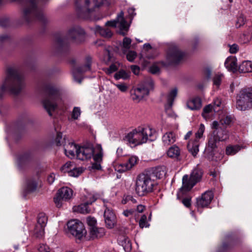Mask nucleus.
Returning a JSON list of instances; mask_svg holds the SVG:
<instances>
[{
  "mask_svg": "<svg viewBox=\"0 0 252 252\" xmlns=\"http://www.w3.org/2000/svg\"><path fill=\"white\" fill-rule=\"evenodd\" d=\"M26 87L25 79L20 74L17 67L8 66L0 83V100L5 96L6 92L18 94Z\"/></svg>",
  "mask_w": 252,
  "mask_h": 252,
  "instance_id": "f257e3e1",
  "label": "nucleus"
},
{
  "mask_svg": "<svg viewBox=\"0 0 252 252\" xmlns=\"http://www.w3.org/2000/svg\"><path fill=\"white\" fill-rule=\"evenodd\" d=\"M156 138V131L148 126H140L128 133L125 140L130 145L137 146L153 141Z\"/></svg>",
  "mask_w": 252,
  "mask_h": 252,
  "instance_id": "f03ea898",
  "label": "nucleus"
},
{
  "mask_svg": "<svg viewBox=\"0 0 252 252\" xmlns=\"http://www.w3.org/2000/svg\"><path fill=\"white\" fill-rule=\"evenodd\" d=\"M102 148L99 144L96 145L94 148L90 145L80 147L77 153V158L84 160L90 159L93 156L94 163L92 164V168L99 170L101 169L100 162L102 160Z\"/></svg>",
  "mask_w": 252,
  "mask_h": 252,
  "instance_id": "7ed1b4c3",
  "label": "nucleus"
},
{
  "mask_svg": "<svg viewBox=\"0 0 252 252\" xmlns=\"http://www.w3.org/2000/svg\"><path fill=\"white\" fill-rule=\"evenodd\" d=\"M47 92L48 96L43 100L42 104L48 114L51 116L58 106L62 104V99L56 89L49 88Z\"/></svg>",
  "mask_w": 252,
  "mask_h": 252,
  "instance_id": "20e7f679",
  "label": "nucleus"
},
{
  "mask_svg": "<svg viewBox=\"0 0 252 252\" xmlns=\"http://www.w3.org/2000/svg\"><path fill=\"white\" fill-rule=\"evenodd\" d=\"M154 181L146 174L139 175L136 180L135 190L139 196H144L152 191Z\"/></svg>",
  "mask_w": 252,
  "mask_h": 252,
  "instance_id": "39448f33",
  "label": "nucleus"
},
{
  "mask_svg": "<svg viewBox=\"0 0 252 252\" xmlns=\"http://www.w3.org/2000/svg\"><path fill=\"white\" fill-rule=\"evenodd\" d=\"M102 4V0H75L76 10L80 16H88Z\"/></svg>",
  "mask_w": 252,
  "mask_h": 252,
  "instance_id": "423d86ee",
  "label": "nucleus"
},
{
  "mask_svg": "<svg viewBox=\"0 0 252 252\" xmlns=\"http://www.w3.org/2000/svg\"><path fill=\"white\" fill-rule=\"evenodd\" d=\"M154 83L152 79L148 78L141 83L137 88L131 91V97L133 100L139 102L145 96L149 94V92L153 90Z\"/></svg>",
  "mask_w": 252,
  "mask_h": 252,
  "instance_id": "0eeeda50",
  "label": "nucleus"
},
{
  "mask_svg": "<svg viewBox=\"0 0 252 252\" xmlns=\"http://www.w3.org/2000/svg\"><path fill=\"white\" fill-rule=\"evenodd\" d=\"M202 175V170L198 167L192 170L189 178L188 175H185L183 177L182 187L180 189V191H189L197 183L201 180Z\"/></svg>",
  "mask_w": 252,
  "mask_h": 252,
  "instance_id": "6e6552de",
  "label": "nucleus"
},
{
  "mask_svg": "<svg viewBox=\"0 0 252 252\" xmlns=\"http://www.w3.org/2000/svg\"><path fill=\"white\" fill-rule=\"evenodd\" d=\"M69 232L76 239L81 240L85 237L87 231L84 225L78 220H72L67 223Z\"/></svg>",
  "mask_w": 252,
  "mask_h": 252,
  "instance_id": "1a4fd4ad",
  "label": "nucleus"
},
{
  "mask_svg": "<svg viewBox=\"0 0 252 252\" xmlns=\"http://www.w3.org/2000/svg\"><path fill=\"white\" fill-rule=\"evenodd\" d=\"M204 130V125L202 124H200L198 131L195 133V138L194 140L189 141L188 144L189 151L194 157H195L199 152V139L202 137Z\"/></svg>",
  "mask_w": 252,
  "mask_h": 252,
  "instance_id": "9d476101",
  "label": "nucleus"
},
{
  "mask_svg": "<svg viewBox=\"0 0 252 252\" xmlns=\"http://www.w3.org/2000/svg\"><path fill=\"white\" fill-rule=\"evenodd\" d=\"M211 128L214 129L212 135L220 142L226 140L229 138L228 131L220 126L219 122L215 121L211 124Z\"/></svg>",
  "mask_w": 252,
  "mask_h": 252,
  "instance_id": "9b49d317",
  "label": "nucleus"
},
{
  "mask_svg": "<svg viewBox=\"0 0 252 252\" xmlns=\"http://www.w3.org/2000/svg\"><path fill=\"white\" fill-rule=\"evenodd\" d=\"M73 195L72 190L68 187H63L60 189L54 198V202L58 207H61L63 201L70 199Z\"/></svg>",
  "mask_w": 252,
  "mask_h": 252,
  "instance_id": "f8f14e48",
  "label": "nucleus"
},
{
  "mask_svg": "<svg viewBox=\"0 0 252 252\" xmlns=\"http://www.w3.org/2000/svg\"><path fill=\"white\" fill-rule=\"evenodd\" d=\"M236 107L237 109L241 111H245L249 107L250 108L246 89L240 91L237 97Z\"/></svg>",
  "mask_w": 252,
  "mask_h": 252,
  "instance_id": "ddd939ff",
  "label": "nucleus"
},
{
  "mask_svg": "<svg viewBox=\"0 0 252 252\" xmlns=\"http://www.w3.org/2000/svg\"><path fill=\"white\" fill-rule=\"evenodd\" d=\"M91 59L88 58L85 64L77 68H75L72 70V74L74 80L80 83L81 82V75L82 73L87 72L91 69Z\"/></svg>",
  "mask_w": 252,
  "mask_h": 252,
  "instance_id": "4468645a",
  "label": "nucleus"
},
{
  "mask_svg": "<svg viewBox=\"0 0 252 252\" xmlns=\"http://www.w3.org/2000/svg\"><path fill=\"white\" fill-rule=\"evenodd\" d=\"M143 48L145 50V51H143L141 54L140 57V61L144 65H147L149 63L148 60L154 59L157 56L158 54L155 53L151 55H149L150 50L152 49V47L149 43H146L144 44Z\"/></svg>",
  "mask_w": 252,
  "mask_h": 252,
  "instance_id": "2eb2a0df",
  "label": "nucleus"
},
{
  "mask_svg": "<svg viewBox=\"0 0 252 252\" xmlns=\"http://www.w3.org/2000/svg\"><path fill=\"white\" fill-rule=\"evenodd\" d=\"M214 194L211 191H206L202 194L201 196L197 198V206L202 208L207 206L211 203Z\"/></svg>",
  "mask_w": 252,
  "mask_h": 252,
  "instance_id": "dca6fc26",
  "label": "nucleus"
},
{
  "mask_svg": "<svg viewBox=\"0 0 252 252\" xmlns=\"http://www.w3.org/2000/svg\"><path fill=\"white\" fill-rule=\"evenodd\" d=\"M84 31L79 27H73L67 32V37L71 40L80 41L84 37Z\"/></svg>",
  "mask_w": 252,
  "mask_h": 252,
  "instance_id": "f3484780",
  "label": "nucleus"
},
{
  "mask_svg": "<svg viewBox=\"0 0 252 252\" xmlns=\"http://www.w3.org/2000/svg\"><path fill=\"white\" fill-rule=\"evenodd\" d=\"M79 148V145L74 143H69L64 147V153L70 158H74L75 157L77 158V153Z\"/></svg>",
  "mask_w": 252,
  "mask_h": 252,
  "instance_id": "a211bd4d",
  "label": "nucleus"
},
{
  "mask_svg": "<svg viewBox=\"0 0 252 252\" xmlns=\"http://www.w3.org/2000/svg\"><path fill=\"white\" fill-rule=\"evenodd\" d=\"M124 13L121 11L116 19L117 27L120 29V33L124 35L128 31L129 25L124 17Z\"/></svg>",
  "mask_w": 252,
  "mask_h": 252,
  "instance_id": "6ab92c4d",
  "label": "nucleus"
},
{
  "mask_svg": "<svg viewBox=\"0 0 252 252\" xmlns=\"http://www.w3.org/2000/svg\"><path fill=\"white\" fill-rule=\"evenodd\" d=\"M104 217L106 226L112 228L116 224V217L112 210L106 208L104 213Z\"/></svg>",
  "mask_w": 252,
  "mask_h": 252,
  "instance_id": "aec40b11",
  "label": "nucleus"
},
{
  "mask_svg": "<svg viewBox=\"0 0 252 252\" xmlns=\"http://www.w3.org/2000/svg\"><path fill=\"white\" fill-rule=\"evenodd\" d=\"M184 54L178 49H174L168 54L169 60L175 63H178L183 58Z\"/></svg>",
  "mask_w": 252,
  "mask_h": 252,
  "instance_id": "412c9836",
  "label": "nucleus"
},
{
  "mask_svg": "<svg viewBox=\"0 0 252 252\" xmlns=\"http://www.w3.org/2000/svg\"><path fill=\"white\" fill-rule=\"evenodd\" d=\"M98 197L99 195L94 191L86 192L82 197L81 199L83 202L89 205L94 202Z\"/></svg>",
  "mask_w": 252,
  "mask_h": 252,
  "instance_id": "4be33fe9",
  "label": "nucleus"
},
{
  "mask_svg": "<svg viewBox=\"0 0 252 252\" xmlns=\"http://www.w3.org/2000/svg\"><path fill=\"white\" fill-rule=\"evenodd\" d=\"M225 66L229 70L235 72L238 70L237 59L234 57H228L224 63Z\"/></svg>",
  "mask_w": 252,
  "mask_h": 252,
  "instance_id": "5701e85b",
  "label": "nucleus"
},
{
  "mask_svg": "<svg viewBox=\"0 0 252 252\" xmlns=\"http://www.w3.org/2000/svg\"><path fill=\"white\" fill-rule=\"evenodd\" d=\"M176 140L175 134L171 131L165 133L162 137V141L164 146H168L173 144Z\"/></svg>",
  "mask_w": 252,
  "mask_h": 252,
  "instance_id": "b1692460",
  "label": "nucleus"
},
{
  "mask_svg": "<svg viewBox=\"0 0 252 252\" xmlns=\"http://www.w3.org/2000/svg\"><path fill=\"white\" fill-rule=\"evenodd\" d=\"M187 107L190 110H198L201 107V99L198 97L191 98L187 101Z\"/></svg>",
  "mask_w": 252,
  "mask_h": 252,
  "instance_id": "393cba45",
  "label": "nucleus"
},
{
  "mask_svg": "<svg viewBox=\"0 0 252 252\" xmlns=\"http://www.w3.org/2000/svg\"><path fill=\"white\" fill-rule=\"evenodd\" d=\"M105 234V229L102 227H93L90 228V236L92 239L99 238Z\"/></svg>",
  "mask_w": 252,
  "mask_h": 252,
  "instance_id": "a878e982",
  "label": "nucleus"
},
{
  "mask_svg": "<svg viewBox=\"0 0 252 252\" xmlns=\"http://www.w3.org/2000/svg\"><path fill=\"white\" fill-rule=\"evenodd\" d=\"M119 244L121 245L126 252H130L131 249V244L128 237L121 236L118 239Z\"/></svg>",
  "mask_w": 252,
  "mask_h": 252,
  "instance_id": "bb28decb",
  "label": "nucleus"
},
{
  "mask_svg": "<svg viewBox=\"0 0 252 252\" xmlns=\"http://www.w3.org/2000/svg\"><path fill=\"white\" fill-rule=\"evenodd\" d=\"M180 153L179 148L176 145L170 147L166 152L168 157L174 159H178L180 157Z\"/></svg>",
  "mask_w": 252,
  "mask_h": 252,
  "instance_id": "cd10ccee",
  "label": "nucleus"
},
{
  "mask_svg": "<svg viewBox=\"0 0 252 252\" xmlns=\"http://www.w3.org/2000/svg\"><path fill=\"white\" fill-rule=\"evenodd\" d=\"M72 210L74 212L81 214H88L91 212V209L88 207V205L84 202L79 205L73 206Z\"/></svg>",
  "mask_w": 252,
  "mask_h": 252,
  "instance_id": "c85d7f7f",
  "label": "nucleus"
},
{
  "mask_svg": "<svg viewBox=\"0 0 252 252\" xmlns=\"http://www.w3.org/2000/svg\"><path fill=\"white\" fill-rule=\"evenodd\" d=\"M238 70L240 72L246 73L252 72V62L245 61L239 66Z\"/></svg>",
  "mask_w": 252,
  "mask_h": 252,
  "instance_id": "c756f323",
  "label": "nucleus"
},
{
  "mask_svg": "<svg viewBox=\"0 0 252 252\" xmlns=\"http://www.w3.org/2000/svg\"><path fill=\"white\" fill-rule=\"evenodd\" d=\"M95 32L106 38H109L112 35V32L108 28H102L98 26L95 27Z\"/></svg>",
  "mask_w": 252,
  "mask_h": 252,
  "instance_id": "7c9ffc66",
  "label": "nucleus"
},
{
  "mask_svg": "<svg viewBox=\"0 0 252 252\" xmlns=\"http://www.w3.org/2000/svg\"><path fill=\"white\" fill-rule=\"evenodd\" d=\"M219 142V141L212 135L208 141L206 149L209 150L210 152L213 151L217 148V143Z\"/></svg>",
  "mask_w": 252,
  "mask_h": 252,
  "instance_id": "2f4dec72",
  "label": "nucleus"
},
{
  "mask_svg": "<svg viewBox=\"0 0 252 252\" xmlns=\"http://www.w3.org/2000/svg\"><path fill=\"white\" fill-rule=\"evenodd\" d=\"M138 160L139 159L136 156H132L129 157L127 162L125 163L128 170L135 166L137 164Z\"/></svg>",
  "mask_w": 252,
  "mask_h": 252,
  "instance_id": "473e14b6",
  "label": "nucleus"
},
{
  "mask_svg": "<svg viewBox=\"0 0 252 252\" xmlns=\"http://www.w3.org/2000/svg\"><path fill=\"white\" fill-rule=\"evenodd\" d=\"M84 168L81 167H76L75 165L72 166L68 174L69 176L77 177L81 175L84 171Z\"/></svg>",
  "mask_w": 252,
  "mask_h": 252,
  "instance_id": "72a5a7b5",
  "label": "nucleus"
},
{
  "mask_svg": "<svg viewBox=\"0 0 252 252\" xmlns=\"http://www.w3.org/2000/svg\"><path fill=\"white\" fill-rule=\"evenodd\" d=\"M166 173V169L164 166H158L155 170V174L158 178L164 177Z\"/></svg>",
  "mask_w": 252,
  "mask_h": 252,
  "instance_id": "f704fd0d",
  "label": "nucleus"
},
{
  "mask_svg": "<svg viewBox=\"0 0 252 252\" xmlns=\"http://www.w3.org/2000/svg\"><path fill=\"white\" fill-rule=\"evenodd\" d=\"M219 109H217L216 107H214L212 104H208L203 108L202 116L204 118L207 119L208 117V114L211 113L213 111L216 112Z\"/></svg>",
  "mask_w": 252,
  "mask_h": 252,
  "instance_id": "c9c22d12",
  "label": "nucleus"
},
{
  "mask_svg": "<svg viewBox=\"0 0 252 252\" xmlns=\"http://www.w3.org/2000/svg\"><path fill=\"white\" fill-rule=\"evenodd\" d=\"M47 222V218L44 214H40L38 217L37 229L39 226L45 227Z\"/></svg>",
  "mask_w": 252,
  "mask_h": 252,
  "instance_id": "e433bc0d",
  "label": "nucleus"
},
{
  "mask_svg": "<svg viewBox=\"0 0 252 252\" xmlns=\"http://www.w3.org/2000/svg\"><path fill=\"white\" fill-rule=\"evenodd\" d=\"M37 188V183L33 180H28L26 182V189L29 192L34 191Z\"/></svg>",
  "mask_w": 252,
  "mask_h": 252,
  "instance_id": "4c0bfd02",
  "label": "nucleus"
},
{
  "mask_svg": "<svg viewBox=\"0 0 252 252\" xmlns=\"http://www.w3.org/2000/svg\"><path fill=\"white\" fill-rule=\"evenodd\" d=\"M241 149L238 145L228 146L226 148V154L227 155H234Z\"/></svg>",
  "mask_w": 252,
  "mask_h": 252,
  "instance_id": "58836bf2",
  "label": "nucleus"
},
{
  "mask_svg": "<svg viewBox=\"0 0 252 252\" xmlns=\"http://www.w3.org/2000/svg\"><path fill=\"white\" fill-rule=\"evenodd\" d=\"M177 94V89L176 88L173 89L167 94V99L169 105H171L172 104V103L175 98L176 97Z\"/></svg>",
  "mask_w": 252,
  "mask_h": 252,
  "instance_id": "ea45409f",
  "label": "nucleus"
},
{
  "mask_svg": "<svg viewBox=\"0 0 252 252\" xmlns=\"http://www.w3.org/2000/svg\"><path fill=\"white\" fill-rule=\"evenodd\" d=\"M223 76V74L221 73L216 74L213 79L214 85L219 87L221 84Z\"/></svg>",
  "mask_w": 252,
  "mask_h": 252,
  "instance_id": "a19ab883",
  "label": "nucleus"
},
{
  "mask_svg": "<svg viewBox=\"0 0 252 252\" xmlns=\"http://www.w3.org/2000/svg\"><path fill=\"white\" fill-rule=\"evenodd\" d=\"M114 77L116 80L122 78L123 79H126L129 77V75L124 70H121L114 75Z\"/></svg>",
  "mask_w": 252,
  "mask_h": 252,
  "instance_id": "79ce46f5",
  "label": "nucleus"
},
{
  "mask_svg": "<svg viewBox=\"0 0 252 252\" xmlns=\"http://www.w3.org/2000/svg\"><path fill=\"white\" fill-rule=\"evenodd\" d=\"M74 165V164L70 161L67 162L62 166L61 170L63 172L67 173L69 174L70 171L71 170Z\"/></svg>",
  "mask_w": 252,
  "mask_h": 252,
  "instance_id": "37998d69",
  "label": "nucleus"
},
{
  "mask_svg": "<svg viewBox=\"0 0 252 252\" xmlns=\"http://www.w3.org/2000/svg\"><path fill=\"white\" fill-rule=\"evenodd\" d=\"M231 122V118L228 116H225L224 118H222L219 123L220 124V126H222V127L224 128V127L226 126L229 125Z\"/></svg>",
  "mask_w": 252,
  "mask_h": 252,
  "instance_id": "c03bdc74",
  "label": "nucleus"
},
{
  "mask_svg": "<svg viewBox=\"0 0 252 252\" xmlns=\"http://www.w3.org/2000/svg\"><path fill=\"white\" fill-rule=\"evenodd\" d=\"M81 113V110L79 107H74L71 113L72 119L73 120H77L80 116Z\"/></svg>",
  "mask_w": 252,
  "mask_h": 252,
  "instance_id": "a18cd8bd",
  "label": "nucleus"
},
{
  "mask_svg": "<svg viewBox=\"0 0 252 252\" xmlns=\"http://www.w3.org/2000/svg\"><path fill=\"white\" fill-rule=\"evenodd\" d=\"M126 163L117 164L115 166V170L119 172H124L128 170Z\"/></svg>",
  "mask_w": 252,
  "mask_h": 252,
  "instance_id": "49530a36",
  "label": "nucleus"
},
{
  "mask_svg": "<svg viewBox=\"0 0 252 252\" xmlns=\"http://www.w3.org/2000/svg\"><path fill=\"white\" fill-rule=\"evenodd\" d=\"M44 228L45 227L39 226L37 229V225L35 226L34 234L37 237H41L43 236L44 234Z\"/></svg>",
  "mask_w": 252,
  "mask_h": 252,
  "instance_id": "de8ad7c7",
  "label": "nucleus"
},
{
  "mask_svg": "<svg viewBox=\"0 0 252 252\" xmlns=\"http://www.w3.org/2000/svg\"><path fill=\"white\" fill-rule=\"evenodd\" d=\"M139 226L141 228L147 227L149 226V224L147 221V217L146 215H143L139 222Z\"/></svg>",
  "mask_w": 252,
  "mask_h": 252,
  "instance_id": "09e8293b",
  "label": "nucleus"
},
{
  "mask_svg": "<svg viewBox=\"0 0 252 252\" xmlns=\"http://www.w3.org/2000/svg\"><path fill=\"white\" fill-rule=\"evenodd\" d=\"M117 88L122 92H126L128 90V86L125 83H120L115 84Z\"/></svg>",
  "mask_w": 252,
  "mask_h": 252,
  "instance_id": "8fccbe9b",
  "label": "nucleus"
},
{
  "mask_svg": "<svg viewBox=\"0 0 252 252\" xmlns=\"http://www.w3.org/2000/svg\"><path fill=\"white\" fill-rule=\"evenodd\" d=\"M136 57V53L134 51H129L126 55V58L129 62H133Z\"/></svg>",
  "mask_w": 252,
  "mask_h": 252,
  "instance_id": "3c124183",
  "label": "nucleus"
},
{
  "mask_svg": "<svg viewBox=\"0 0 252 252\" xmlns=\"http://www.w3.org/2000/svg\"><path fill=\"white\" fill-rule=\"evenodd\" d=\"M87 221L88 225L90 226V227H95V225L96 223V220L94 218L91 217H87Z\"/></svg>",
  "mask_w": 252,
  "mask_h": 252,
  "instance_id": "603ef678",
  "label": "nucleus"
},
{
  "mask_svg": "<svg viewBox=\"0 0 252 252\" xmlns=\"http://www.w3.org/2000/svg\"><path fill=\"white\" fill-rule=\"evenodd\" d=\"M131 40L130 38L127 37L124 38L123 40V47L126 49H128L130 48Z\"/></svg>",
  "mask_w": 252,
  "mask_h": 252,
  "instance_id": "864d4df0",
  "label": "nucleus"
},
{
  "mask_svg": "<svg viewBox=\"0 0 252 252\" xmlns=\"http://www.w3.org/2000/svg\"><path fill=\"white\" fill-rule=\"evenodd\" d=\"M39 252H50V248L45 244H40L38 248Z\"/></svg>",
  "mask_w": 252,
  "mask_h": 252,
  "instance_id": "5fc2aeb1",
  "label": "nucleus"
},
{
  "mask_svg": "<svg viewBox=\"0 0 252 252\" xmlns=\"http://www.w3.org/2000/svg\"><path fill=\"white\" fill-rule=\"evenodd\" d=\"M245 23V18L243 16H240L237 19L236 21V26L237 28L240 27L241 26L244 25Z\"/></svg>",
  "mask_w": 252,
  "mask_h": 252,
  "instance_id": "6e6d98bb",
  "label": "nucleus"
},
{
  "mask_svg": "<svg viewBox=\"0 0 252 252\" xmlns=\"http://www.w3.org/2000/svg\"><path fill=\"white\" fill-rule=\"evenodd\" d=\"M118 67L117 65L113 64L110 66V67L107 69L106 72L108 74H110L112 72L116 71L118 69Z\"/></svg>",
  "mask_w": 252,
  "mask_h": 252,
  "instance_id": "4d7b16f0",
  "label": "nucleus"
},
{
  "mask_svg": "<svg viewBox=\"0 0 252 252\" xmlns=\"http://www.w3.org/2000/svg\"><path fill=\"white\" fill-rule=\"evenodd\" d=\"M55 140L58 146L61 145L63 143V140H64V139H62V134L61 133H58Z\"/></svg>",
  "mask_w": 252,
  "mask_h": 252,
  "instance_id": "13d9d810",
  "label": "nucleus"
},
{
  "mask_svg": "<svg viewBox=\"0 0 252 252\" xmlns=\"http://www.w3.org/2000/svg\"><path fill=\"white\" fill-rule=\"evenodd\" d=\"M105 54V55L103 60L105 63H107L110 61V59H111L110 53L109 51L106 50Z\"/></svg>",
  "mask_w": 252,
  "mask_h": 252,
  "instance_id": "bf43d9fd",
  "label": "nucleus"
},
{
  "mask_svg": "<svg viewBox=\"0 0 252 252\" xmlns=\"http://www.w3.org/2000/svg\"><path fill=\"white\" fill-rule=\"evenodd\" d=\"M248 95L249 102L250 105L252 104V89H246Z\"/></svg>",
  "mask_w": 252,
  "mask_h": 252,
  "instance_id": "052dcab7",
  "label": "nucleus"
},
{
  "mask_svg": "<svg viewBox=\"0 0 252 252\" xmlns=\"http://www.w3.org/2000/svg\"><path fill=\"white\" fill-rule=\"evenodd\" d=\"M238 50V47L237 45L234 44L230 46L229 52L231 54L236 53Z\"/></svg>",
  "mask_w": 252,
  "mask_h": 252,
  "instance_id": "680f3d73",
  "label": "nucleus"
},
{
  "mask_svg": "<svg viewBox=\"0 0 252 252\" xmlns=\"http://www.w3.org/2000/svg\"><path fill=\"white\" fill-rule=\"evenodd\" d=\"M55 177L56 176L54 173H51L47 177L48 182L50 184H52L55 180Z\"/></svg>",
  "mask_w": 252,
  "mask_h": 252,
  "instance_id": "e2e57ef3",
  "label": "nucleus"
},
{
  "mask_svg": "<svg viewBox=\"0 0 252 252\" xmlns=\"http://www.w3.org/2000/svg\"><path fill=\"white\" fill-rule=\"evenodd\" d=\"M131 69L134 74L137 75L139 73L140 68L136 65H131Z\"/></svg>",
  "mask_w": 252,
  "mask_h": 252,
  "instance_id": "0e129e2a",
  "label": "nucleus"
},
{
  "mask_svg": "<svg viewBox=\"0 0 252 252\" xmlns=\"http://www.w3.org/2000/svg\"><path fill=\"white\" fill-rule=\"evenodd\" d=\"M159 69V68L155 65L151 66L150 68V72L153 74H156L158 72Z\"/></svg>",
  "mask_w": 252,
  "mask_h": 252,
  "instance_id": "69168bd1",
  "label": "nucleus"
},
{
  "mask_svg": "<svg viewBox=\"0 0 252 252\" xmlns=\"http://www.w3.org/2000/svg\"><path fill=\"white\" fill-rule=\"evenodd\" d=\"M183 204L187 207H189L190 206V199L189 198H184L182 200Z\"/></svg>",
  "mask_w": 252,
  "mask_h": 252,
  "instance_id": "338daca9",
  "label": "nucleus"
},
{
  "mask_svg": "<svg viewBox=\"0 0 252 252\" xmlns=\"http://www.w3.org/2000/svg\"><path fill=\"white\" fill-rule=\"evenodd\" d=\"M128 13L129 14V16L131 18H133L134 16L136 15V13L135 12V9L133 8H130L128 9Z\"/></svg>",
  "mask_w": 252,
  "mask_h": 252,
  "instance_id": "774afa93",
  "label": "nucleus"
}]
</instances>
